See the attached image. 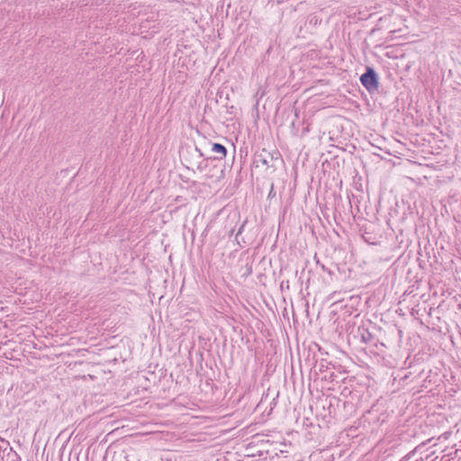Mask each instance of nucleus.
Masks as SVG:
<instances>
[{
    "instance_id": "1",
    "label": "nucleus",
    "mask_w": 461,
    "mask_h": 461,
    "mask_svg": "<svg viewBox=\"0 0 461 461\" xmlns=\"http://www.w3.org/2000/svg\"><path fill=\"white\" fill-rule=\"evenodd\" d=\"M392 442H387V440L383 439L376 443V448H378L379 456H376V461L382 457L381 461H386L388 458L392 457L394 452L395 444H392L388 447Z\"/></svg>"
},
{
    "instance_id": "4",
    "label": "nucleus",
    "mask_w": 461,
    "mask_h": 461,
    "mask_svg": "<svg viewBox=\"0 0 461 461\" xmlns=\"http://www.w3.org/2000/svg\"><path fill=\"white\" fill-rule=\"evenodd\" d=\"M212 150L215 153H218L221 155V158H223L226 157L227 155V150H226V148L220 144V143H214L212 145Z\"/></svg>"
},
{
    "instance_id": "7",
    "label": "nucleus",
    "mask_w": 461,
    "mask_h": 461,
    "mask_svg": "<svg viewBox=\"0 0 461 461\" xmlns=\"http://www.w3.org/2000/svg\"><path fill=\"white\" fill-rule=\"evenodd\" d=\"M427 461H443V458L438 459V456H436V457H434V458H432V459H429V458Z\"/></svg>"
},
{
    "instance_id": "9",
    "label": "nucleus",
    "mask_w": 461,
    "mask_h": 461,
    "mask_svg": "<svg viewBox=\"0 0 461 461\" xmlns=\"http://www.w3.org/2000/svg\"><path fill=\"white\" fill-rule=\"evenodd\" d=\"M375 86H376V89H377L378 88V81L377 80H376Z\"/></svg>"
},
{
    "instance_id": "2",
    "label": "nucleus",
    "mask_w": 461,
    "mask_h": 461,
    "mask_svg": "<svg viewBox=\"0 0 461 461\" xmlns=\"http://www.w3.org/2000/svg\"><path fill=\"white\" fill-rule=\"evenodd\" d=\"M362 84L368 89L375 86V72L372 68H368L367 72L361 76Z\"/></svg>"
},
{
    "instance_id": "10",
    "label": "nucleus",
    "mask_w": 461,
    "mask_h": 461,
    "mask_svg": "<svg viewBox=\"0 0 461 461\" xmlns=\"http://www.w3.org/2000/svg\"><path fill=\"white\" fill-rule=\"evenodd\" d=\"M400 461H407V460H400Z\"/></svg>"
},
{
    "instance_id": "5",
    "label": "nucleus",
    "mask_w": 461,
    "mask_h": 461,
    "mask_svg": "<svg viewBox=\"0 0 461 461\" xmlns=\"http://www.w3.org/2000/svg\"><path fill=\"white\" fill-rule=\"evenodd\" d=\"M391 18V15H385L384 17H380L378 19V23H376V31L377 30H381L384 28V25H383V23L384 22H386L387 20H389Z\"/></svg>"
},
{
    "instance_id": "3",
    "label": "nucleus",
    "mask_w": 461,
    "mask_h": 461,
    "mask_svg": "<svg viewBox=\"0 0 461 461\" xmlns=\"http://www.w3.org/2000/svg\"><path fill=\"white\" fill-rule=\"evenodd\" d=\"M387 279H388V276H384V281H383V283L381 284V285H380V287H379V291H378V293L376 292V300H379V299H380V298H379V296H378V295H380V294H382V295H383V298H384V297H385V295H386V294H387V292H388V290H389V284H388V282H387V283H385V281H386Z\"/></svg>"
},
{
    "instance_id": "6",
    "label": "nucleus",
    "mask_w": 461,
    "mask_h": 461,
    "mask_svg": "<svg viewBox=\"0 0 461 461\" xmlns=\"http://www.w3.org/2000/svg\"><path fill=\"white\" fill-rule=\"evenodd\" d=\"M430 455H427L425 457H420L419 459H416L415 461H427L429 458H430Z\"/></svg>"
},
{
    "instance_id": "8",
    "label": "nucleus",
    "mask_w": 461,
    "mask_h": 461,
    "mask_svg": "<svg viewBox=\"0 0 461 461\" xmlns=\"http://www.w3.org/2000/svg\"><path fill=\"white\" fill-rule=\"evenodd\" d=\"M441 458H443V461H451V459H450V458L446 457V456H442Z\"/></svg>"
}]
</instances>
